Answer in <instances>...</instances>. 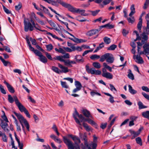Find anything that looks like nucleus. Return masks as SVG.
Returning <instances> with one entry per match:
<instances>
[{
  "mask_svg": "<svg viewBox=\"0 0 149 149\" xmlns=\"http://www.w3.org/2000/svg\"><path fill=\"white\" fill-rule=\"evenodd\" d=\"M148 35L146 33V32H143V33L141 35V38L143 39L142 40H143L145 41H146L148 39Z\"/></svg>",
  "mask_w": 149,
  "mask_h": 149,
  "instance_id": "obj_27",
  "label": "nucleus"
},
{
  "mask_svg": "<svg viewBox=\"0 0 149 149\" xmlns=\"http://www.w3.org/2000/svg\"><path fill=\"white\" fill-rule=\"evenodd\" d=\"M36 55L39 56L40 58L42 55V53L38 50L36 49L34 53Z\"/></svg>",
  "mask_w": 149,
  "mask_h": 149,
  "instance_id": "obj_59",
  "label": "nucleus"
},
{
  "mask_svg": "<svg viewBox=\"0 0 149 149\" xmlns=\"http://www.w3.org/2000/svg\"><path fill=\"white\" fill-rule=\"evenodd\" d=\"M107 55L106 61L109 63H112L114 60L113 55L111 54L107 53Z\"/></svg>",
  "mask_w": 149,
  "mask_h": 149,
  "instance_id": "obj_12",
  "label": "nucleus"
},
{
  "mask_svg": "<svg viewBox=\"0 0 149 149\" xmlns=\"http://www.w3.org/2000/svg\"><path fill=\"white\" fill-rule=\"evenodd\" d=\"M73 116L76 123H77L78 124L80 125L81 126V124L80 123V121H79L78 119L77 118V116L76 113L75 111V112L73 114Z\"/></svg>",
  "mask_w": 149,
  "mask_h": 149,
  "instance_id": "obj_30",
  "label": "nucleus"
},
{
  "mask_svg": "<svg viewBox=\"0 0 149 149\" xmlns=\"http://www.w3.org/2000/svg\"><path fill=\"white\" fill-rule=\"evenodd\" d=\"M107 53L102 56L100 59V61L103 62L104 61L105 59L107 60Z\"/></svg>",
  "mask_w": 149,
  "mask_h": 149,
  "instance_id": "obj_41",
  "label": "nucleus"
},
{
  "mask_svg": "<svg viewBox=\"0 0 149 149\" xmlns=\"http://www.w3.org/2000/svg\"><path fill=\"white\" fill-rule=\"evenodd\" d=\"M83 126L86 131L89 132L91 130V127L87 123H83Z\"/></svg>",
  "mask_w": 149,
  "mask_h": 149,
  "instance_id": "obj_34",
  "label": "nucleus"
},
{
  "mask_svg": "<svg viewBox=\"0 0 149 149\" xmlns=\"http://www.w3.org/2000/svg\"><path fill=\"white\" fill-rule=\"evenodd\" d=\"M8 100L9 102L10 103H13L14 101L13 97L10 95H8Z\"/></svg>",
  "mask_w": 149,
  "mask_h": 149,
  "instance_id": "obj_54",
  "label": "nucleus"
},
{
  "mask_svg": "<svg viewBox=\"0 0 149 149\" xmlns=\"http://www.w3.org/2000/svg\"><path fill=\"white\" fill-rule=\"evenodd\" d=\"M84 144L88 148V149H96L97 146V144L96 143H93L92 144V148L89 146L88 144L87 140L84 141Z\"/></svg>",
  "mask_w": 149,
  "mask_h": 149,
  "instance_id": "obj_15",
  "label": "nucleus"
},
{
  "mask_svg": "<svg viewBox=\"0 0 149 149\" xmlns=\"http://www.w3.org/2000/svg\"><path fill=\"white\" fill-rule=\"evenodd\" d=\"M72 49L73 51H75L76 50L79 51H81L82 50V47L79 46L77 47H73Z\"/></svg>",
  "mask_w": 149,
  "mask_h": 149,
  "instance_id": "obj_49",
  "label": "nucleus"
},
{
  "mask_svg": "<svg viewBox=\"0 0 149 149\" xmlns=\"http://www.w3.org/2000/svg\"><path fill=\"white\" fill-rule=\"evenodd\" d=\"M136 143L139 144L140 146H142V140L140 137H138L136 139Z\"/></svg>",
  "mask_w": 149,
  "mask_h": 149,
  "instance_id": "obj_47",
  "label": "nucleus"
},
{
  "mask_svg": "<svg viewBox=\"0 0 149 149\" xmlns=\"http://www.w3.org/2000/svg\"><path fill=\"white\" fill-rule=\"evenodd\" d=\"M133 58L134 59H136L135 61L139 64H142L144 63L142 58L140 55H137L136 56L134 55L133 56Z\"/></svg>",
  "mask_w": 149,
  "mask_h": 149,
  "instance_id": "obj_11",
  "label": "nucleus"
},
{
  "mask_svg": "<svg viewBox=\"0 0 149 149\" xmlns=\"http://www.w3.org/2000/svg\"><path fill=\"white\" fill-rule=\"evenodd\" d=\"M52 128L53 130L56 132L58 136H59L60 134L58 132L57 127L56 125L54 124L53 125Z\"/></svg>",
  "mask_w": 149,
  "mask_h": 149,
  "instance_id": "obj_56",
  "label": "nucleus"
},
{
  "mask_svg": "<svg viewBox=\"0 0 149 149\" xmlns=\"http://www.w3.org/2000/svg\"><path fill=\"white\" fill-rule=\"evenodd\" d=\"M58 58H58V60L61 62H64L66 65H70V60H64L63 59L61 58L60 57Z\"/></svg>",
  "mask_w": 149,
  "mask_h": 149,
  "instance_id": "obj_26",
  "label": "nucleus"
},
{
  "mask_svg": "<svg viewBox=\"0 0 149 149\" xmlns=\"http://www.w3.org/2000/svg\"><path fill=\"white\" fill-rule=\"evenodd\" d=\"M128 86L129 87V91L130 93L134 95L137 93V91L133 89L132 87L130 85H129Z\"/></svg>",
  "mask_w": 149,
  "mask_h": 149,
  "instance_id": "obj_28",
  "label": "nucleus"
},
{
  "mask_svg": "<svg viewBox=\"0 0 149 149\" xmlns=\"http://www.w3.org/2000/svg\"><path fill=\"white\" fill-rule=\"evenodd\" d=\"M138 104L139 106V109H141L147 108V106L143 105V103L141 101L138 102Z\"/></svg>",
  "mask_w": 149,
  "mask_h": 149,
  "instance_id": "obj_37",
  "label": "nucleus"
},
{
  "mask_svg": "<svg viewBox=\"0 0 149 149\" xmlns=\"http://www.w3.org/2000/svg\"><path fill=\"white\" fill-rule=\"evenodd\" d=\"M55 50L58 52L63 54H64L65 53V51L61 48H59V49L57 48H55Z\"/></svg>",
  "mask_w": 149,
  "mask_h": 149,
  "instance_id": "obj_50",
  "label": "nucleus"
},
{
  "mask_svg": "<svg viewBox=\"0 0 149 149\" xmlns=\"http://www.w3.org/2000/svg\"><path fill=\"white\" fill-rule=\"evenodd\" d=\"M60 4L63 7L68 9V10L72 13H76L78 11H77V8L74 7L70 4L67 3L61 0V2H60Z\"/></svg>",
  "mask_w": 149,
  "mask_h": 149,
  "instance_id": "obj_4",
  "label": "nucleus"
},
{
  "mask_svg": "<svg viewBox=\"0 0 149 149\" xmlns=\"http://www.w3.org/2000/svg\"><path fill=\"white\" fill-rule=\"evenodd\" d=\"M13 97L15 102V104H16L18 108L22 105L21 103L19 102L16 96L14 95Z\"/></svg>",
  "mask_w": 149,
  "mask_h": 149,
  "instance_id": "obj_24",
  "label": "nucleus"
},
{
  "mask_svg": "<svg viewBox=\"0 0 149 149\" xmlns=\"http://www.w3.org/2000/svg\"><path fill=\"white\" fill-rule=\"evenodd\" d=\"M61 84L62 87L66 88H69V86L65 82L61 81Z\"/></svg>",
  "mask_w": 149,
  "mask_h": 149,
  "instance_id": "obj_52",
  "label": "nucleus"
},
{
  "mask_svg": "<svg viewBox=\"0 0 149 149\" xmlns=\"http://www.w3.org/2000/svg\"><path fill=\"white\" fill-rule=\"evenodd\" d=\"M146 31L145 32L147 34H149V22L148 21V22H147V26L145 29Z\"/></svg>",
  "mask_w": 149,
  "mask_h": 149,
  "instance_id": "obj_58",
  "label": "nucleus"
},
{
  "mask_svg": "<svg viewBox=\"0 0 149 149\" xmlns=\"http://www.w3.org/2000/svg\"><path fill=\"white\" fill-rule=\"evenodd\" d=\"M43 53L45 54L46 57L49 59L50 60H53V59L49 53H48L47 52H46L45 51V52H44Z\"/></svg>",
  "mask_w": 149,
  "mask_h": 149,
  "instance_id": "obj_57",
  "label": "nucleus"
},
{
  "mask_svg": "<svg viewBox=\"0 0 149 149\" xmlns=\"http://www.w3.org/2000/svg\"><path fill=\"white\" fill-rule=\"evenodd\" d=\"M60 4L63 7L68 9V10L72 13H76L78 11H77V8L74 7L70 4L67 3L61 0V2H60Z\"/></svg>",
  "mask_w": 149,
  "mask_h": 149,
  "instance_id": "obj_3",
  "label": "nucleus"
},
{
  "mask_svg": "<svg viewBox=\"0 0 149 149\" xmlns=\"http://www.w3.org/2000/svg\"><path fill=\"white\" fill-rule=\"evenodd\" d=\"M143 47L144 49V52L145 54H147V55L149 54V44H144Z\"/></svg>",
  "mask_w": 149,
  "mask_h": 149,
  "instance_id": "obj_23",
  "label": "nucleus"
},
{
  "mask_svg": "<svg viewBox=\"0 0 149 149\" xmlns=\"http://www.w3.org/2000/svg\"><path fill=\"white\" fill-rule=\"evenodd\" d=\"M3 9L5 13L7 14H10L11 12L7 8L4 6H3Z\"/></svg>",
  "mask_w": 149,
  "mask_h": 149,
  "instance_id": "obj_63",
  "label": "nucleus"
},
{
  "mask_svg": "<svg viewBox=\"0 0 149 149\" xmlns=\"http://www.w3.org/2000/svg\"><path fill=\"white\" fill-rule=\"evenodd\" d=\"M75 112L76 113V114L77 116L80 119H81V122H82V121L83 120L84 121L85 119L86 118L83 116L81 114L79 115L78 112L77 111L76 109H75Z\"/></svg>",
  "mask_w": 149,
  "mask_h": 149,
  "instance_id": "obj_32",
  "label": "nucleus"
},
{
  "mask_svg": "<svg viewBox=\"0 0 149 149\" xmlns=\"http://www.w3.org/2000/svg\"><path fill=\"white\" fill-rule=\"evenodd\" d=\"M40 59L41 62L44 63H46L47 61V58L43 55L40 57Z\"/></svg>",
  "mask_w": 149,
  "mask_h": 149,
  "instance_id": "obj_42",
  "label": "nucleus"
},
{
  "mask_svg": "<svg viewBox=\"0 0 149 149\" xmlns=\"http://www.w3.org/2000/svg\"><path fill=\"white\" fill-rule=\"evenodd\" d=\"M58 66L61 69V73H66L69 72V70L67 67L63 66L60 63L58 64Z\"/></svg>",
  "mask_w": 149,
  "mask_h": 149,
  "instance_id": "obj_17",
  "label": "nucleus"
},
{
  "mask_svg": "<svg viewBox=\"0 0 149 149\" xmlns=\"http://www.w3.org/2000/svg\"><path fill=\"white\" fill-rule=\"evenodd\" d=\"M128 71L129 72L127 75L128 77L132 80H134V77L133 74L131 70L130 69H129L128 70Z\"/></svg>",
  "mask_w": 149,
  "mask_h": 149,
  "instance_id": "obj_31",
  "label": "nucleus"
},
{
  "mask_svg": "<svg viewBox=\"0 0 149 149\" xmlns=\"http://www.w3.org/2000/svg\"><path fill=\"white\" fill-rule=\"evenodd\" d=\"M100 29H93L88 31L86 35L88 36H91L98 33Z\"/></svg>",
  "mask_w": 149,
  "mask_h": 149,
  "instance_id": "obj_6",
  "label": "nucleus"
},
{
  "mask_svg": "<svg viewBox=\"0 0 149 149\" xmlns=\"http://www.w3.org/2000/svg\"><path fill=\"white\" fill-rule=\"evenodd\" d=\"M84 121L88 122V123L92 125H94L96 128H97L98 126L97 124L91 119L90 118L85 119L84 120Z\"/></svg>",
  "mask_w": 149,
  "mask_h": 149,
  "instance_id": "obj_19",
  "label": "nucleus"
},
{
  "mask_svg": "<svg viewBox=\"0 0 149 149\" xmlns=\"http://www.w3.org/2000/svg\"><path fill=\"white\" fill-rule=\"evenodd\" d=\"M0 90L1 93L3 94H6V91L4 89L3 86L1 85H0Z\"/></svg>",
  "mask_w": 149,
  "mask_h": 149,
  "instance_id": "obj_61",
  "label": "nucleus"
},
{
  "mask_svg": "<svg viewBox=\"0 0 149 149\" xmlns=\"http://www.w3.org/2000/svg\"><path fill=\"white\" fill-rule=\"evenodd\" d=\"M100 57L99 55L97 54H94L92 55L90 58L92 60H95L98 59Z\"/></svg>",
  "mask_w": 149,
  "mask_h": 149,
  "instance_id": "obj_44",
  "label": "nucleus"
},
{
  "mask_svg": "<svg viewBox=\"0 0 149 149\" xmlns=\"http://www.w3.org/2000/svg\"><path fill=\"white\" fill-rule=\"evenodd\" d=\"M46 2L48 3L51 4L52 5L56 7L58 6V3L60 4V2H61V0H56V1H54L53 0H43Z\"/></svg>",
  "mask_w": 149,
  "mask_h": 149,
  "instance_id": "obj_7",
  "label": "nucleus"
},
{
  "mask_svg": "<svg viewBox=\"0 0 149 149\" xmlns=\"http://www.w3.org/2000/svg\"><path fill=\"white\" fill-rule=\"evenodd\" d=\"M84 144L88 148V149H96L97 146V144L96 143H93L92 144V148L89 146L88 144L87 140L84 141Z\"/></svg>",
  "mask_w": 149,
  "mask_h": 149,
  "instance_id": "obj_16",
  "label": "nucleus"
},
{
  "mask_svg": "<svg viewBox=\"0 0 149 149\" xmlns=\"http://www.w3.org/2000/svg\"><path fill=\"white\" fill-rule=\"evenodd\" d=\"M72 140L74 141L76 146L79 145V144L81 143L79 138L76 136H74V137Z\"/></svg>",
  "mask_w": 149,
  "mask_h": 149,
  "instance_id": "obj_25",
  "label": "nucleus"
},
{
  "mask_svg": "<svg viewBox=\"0 0 149 149\" xmlns=\"http://www.w3.org/2000/svg\"><path fill=\"white\" fill-rule=\"evenodd\" d=\"M148 5H149V0H146V1L143 7V8L144 9H146L147 8Z\"/></svg>",
  "mask_w": 149,
  "mask_h": 149,
  "instance_id": "obj_55",
  "label": "nucleus"
},
{
  "mask_svg": "<svg viewBox=\"0 0 149 149\" xmlns=\"http://www.w3.org/2000/svg\"><path fill=\"white\" fill-rule=\"evenodd\" d=\"M18 109L21 112H24L27 117L29 118H30L31 116L25 107L23 105H22Z\"/></svg>",
  "mask_w": 149,
  "mask_h": 149,
  "instance_id": "obj_10",
  "label": "nucleus"
},
{
  "mask_svg": "<svg viewBox=\"0 0 149 149\" xmlns=\"http://www.w3.org/2000/svg\"><path fill=\"white\" fill-rule=\"evenodd\" d=\"M47 48V50L48 51H50L52 49L53 47L51 44H49L46 45Z\"/></svg>",
  "mask_w": 149,
  "mask_h": 149,
  "instance_id": "obj_45",
  "label": "nucleus"
},
{
  "mask_svg": "<svg viewBox=\"0 0 149 149\" xmlns=\"http://www.w3.org/2000/svg\"><path fill=\"white\" fill-rule=\"evenodd\" d=\"M92 65L94 68L96 69H99L101 68V65L98 62H93L92 64Z\"/></svg>",
  "mask_w": 149,
  "mask_h": 149,
  "instance_id": "obj_33",
  "label": "nucleus"
},
{
  "mask_svg": "<svg viewBox=\"0 0 149 149\" xmlns=\"http://www.w3.org/2000/svg\"><path fill=\"white\" fill-rule=\"evenodd\" d=\"M88 12H90L91 13L92 15L93 16H95L100 11V10H95V11H91L90 10H88Z\"/></svg>",
  "mask_w": 149,
  "mask_h": 149,
  "instance_id": "obj_48",
  "label": "nucleus"
},
{
  "mask_svg": "<svg viewBox=\"0 0 149 149\" xmlns=\"http://www.w3.org/2000/svg\"><path fill=\"white\" fill-rule=\"evenodd\" d=\"M9 91L12 93H14L15 92V90L13 87L10 84L7 86Z\"/></svg>",
  "mask_w": 149,
  "mask_h": 149,
  "instance_id": "obj_43",
  "label": "nucleus"
},
{
  "mask_svg": "<svg viewBox=\"0 0 149 149\" xmlns=\"http://www.w3.org/2000/svg\"><path fill=\"white\" fill-rule=\"evenodd\" d=\"M82 113L87 118L90 117L92 118H93L92 116L90 114L89 111L86 109H84L82 111Z\"/></svg>",
  "mask_w": 149,
  "mask_h": 149,
  "instance_id": "obj_14",
  "label": "nucleus"
},
{
  "mask_svg": "<svg viewBox=\"0 0 149 149\" xmlns=\"http://www.w3.org/2000/svg\"><path fill=\"white\" fill-rule=\"evenodd\" d=\"M24 30L25 32H27L29 30L32 31L34 30V28L42 32L46 31L45 30H41L40 26L37 23L35 25L33 26L30 22L26 21L25 18L24 19Z\"/></svg>",
  "mask_w": 149,
  "mask_h": 149,
  "instance_id": "obj_1",
  "label": "nucleus"
},
{
  "mask_svg": "<svg viewBox=\"0 0 149 149\" xmlns=\"http://www.w3.org/2000/svg\"><path fill=\"white\" fill-rule=\"evenodd\" d=\"M8 125V124L6 123L2 122L1 124L2 128L6 132H8L9 131L8 129L7 128Z\"/></svg>",
  "mask_w": 149,
  "mask_h": 149,
  "instance_id": "obj_21",
  "label": "nucleus"
},
{
  "mask_svg": "<svg viewBox=\"0 0 149 149\" xmlns=\"http://www.w3.org/2000/svg\"><path fill=\"white\" fill-rule=\"evenodd\" d=\"M103 65L105 68L108 69L110 72H112V70L111 68L109 65H107L106 63H104L103 64Z\"/></svg>",
  "mask_w": 149,
  "mask_h": 149,
  "instance_id": "obj_53",
  "label": "nucleus"
},
{
  "mask_svg": "<svg viewBox=\"0 0 149 149\" xmlns=\"http://www.w3.org/2000/svg\"><path fill=\"white\" fill-rule=\"evenodd\" d=\"M86 71L88 74H94L95 68H90L88 64L85 66Z\"/></svg>",
  "mask_w": 149,
  "mask_h": 149,
  "instance_id": "obj_13",
  "label": "nucleus"
},
{
  "mask_svg": "<svg viewBox=\"0 0 149 149\" xmlns=\"http://www.w3.org/2000/svg\"><path fill=\"white\" fill-rule=\"evenodd\" d=\"M104 42L107 44H109L111 42L110 38L107 37H105L103 38Z\"/></svg>",
  "mask_w": 149,
  "mask_h": 149,
  "instance_id": "obj_40",
  "label": "nucleus"
},
{
  "mask_svg": "<svg viewBox=\"0 0 149 149\" xmlns=\"http://www.w3.org/2000/svg\"><path fill=\"white\" fill-rule=\"evenodd\" d=\"M22 6V5L21 3H19L18 5L15 6V9L17 10H19L21 8Z\"/></svg>",
  "mask_w": 149,
  "mask_h": 149,
  "instance_id": "obj_64",
  "label": "nucleus"
},
{
  "mask_svg": "<svg viewBox=\"0 0 149 149\" xmlns=\"http://www.w3.org/2000/svg\"><path fill=\"white\" fill-rule=\"evenodd\" d=\"M79 136L81 138L83 139L84 141L87 140V135L86 134H83L80 133Z\"/></svg>",
  "mask_w": 149,
  "mask_h": 149,
  "instance_id": "obj_46",
  "label": "nucleus"
},
{
  "mask_svg": "<svg viewBox=\"0 0 149 149\" xmlns=\"http://www.w3.org/2000/svg\"><path fill=\"white\" fill-rule=\"evenodd\" d=\"M13 112L17 117V118L19 120V121L22 126L23 130H24V127L23 125V123L24 124V120H25V119L20 113H17L15 111H14Z\"/></svg>",
  "mask_w": 149,
  "mask_h": 149,
  "instance_id": "obj_5",
  "label": "nucleus"
},
{
  "mask_svg": "<svg viewBox=\"0 0 149 149\" xmlns=\"http://www.w3.org/2000/svg\"><path fill=\"white\" fill-rule=\"evenodd\" d=\"M46 2L48 3L51 4L52 5L56 7L58 6V3L60 4V2H61V0H56V1H54L53 0H43Z\"/></svg>",
  "mask_w": 149,
  "mask_h": 149,
  "instance_id": "obj_9",
  "label": "nucleus"
},
{
  "mask_svg": "<svg viewBox=\"0 0 149 149\" xmlns=\"http://www.w3.org/2000/svg\"><path fill=\"white\" fill-rule=\"evenodd\" d=\"M117 47L116 45L113 44L107 48V50H113Z\"/></svg>",
  "mask_w": 149,
  "mask_h": 149,
  "instance_id": "obj_51",
  "label": "nucleus"
},
{
  "mask_svg": "<svg viewBox=\"0 0 149 149\" xmlns=\"http://www.w3.org/2000/svg\"><path fill=\"white\" fill-rule=\"evenodd\" d=\"M52 70L57 73L60 74L61 73V70H60L57 67L53 66L52 67Z\"/></svg>",
  "mask_w": 149,
  "mask_h": 149,
  "instance_id": "obj_36",
  "label": "nucleus"
},
{
  "mask_svg": "<svg viewBox=\"0 0 149 149\" xmlns=\"http://www.w3.org/2000/svg\"><path fill=\"white\" fill-rule=\"evenodd\" d=\"M24 124L25 125L26 128L27 129V130H28V131H29V124L27 120L25 119V120H24Z\"/></svg>",
  "mask_w": 149,
  "mask_h": 149,
  "instance_id": "obj_60",
  "label": "nucleus"
},
{
  "mask_svg": "<svg viewBox=\"0 0 149 149\" xmlns=\"http://www.w3.org/2000/svg\"><path fill=\"white\" fill-rule=\"evenodd\" d=\"M63 141L67 146L68 149H76L77 147H80L79 145L74 146L73 142L66 136H63Z\"/></svg>",
  "mask_w": 149,
  "mask_h": 149,
  "instance_id": "obj_2",
  "label": "nucleus"
},
{
  "mask_svg": "<svg viewBox=\"0 0 149 149\" xmlns=\"http://www.w3.org/2000/svg\"><path fill=\"white\" fill-rule=\"evenodd\" d=\"M75 85L76 87V88H78L80 89H81L82 87L81 84L79 81H75Z\"/></svg>",
  "mask_w": 149,
  "mask_h": 149,
  "instance_id": "obj_39",
  "label": "nucleus"
},
{
  "mask_svg": "<svg viewBox=\"0 0 149 149\" xmlns=\"http://www.w3.org/2000/svg\"><path fill=\"white\" fill-rule=\"evenodd\" d=\"M0 136L2 137L3 141L5 142H7V137L5 133H2L0 131Z\"/></svg>",
  "mask_w": 149,
  "mask_h": 149,
  "instance_id": "obj_29",
  "label": "nucleus"
},
{
  "mask_svg": "<svg viewBox=\"0 0 149 149\" xmlns=\"http://www.w3.org/2000/svg\"><path fill=\"white\" fill-rule=\"evenodd\" d=\"M112 0H104L103 2L102 3H101L100 4V6H102V7H104V5H106L109 3Z\"/></svg>",
  "mask_w": 149,
  "mask_h": 149,
  "instance_id": "obj_38",
  "label": "nucleus"
},
{
  "mask_svg": "<svg viewBox=\"0 0 149 149\" xmlns=\"http://www.w3.org/2000/svg\"><path fill=\"white\" fill-rule=\"evenodd\" d=\"M102 75L103 77L109 79H112L113 77V75L110 73L108 72H104V71H103V73L102 74Z\"/></svg>",
  "mask_w": 149,
  "mask_h": 149,
  "instance_id": "obj_18",
  "label": "nucleus"
},
{
  "mask_svg": "<svg viewBox=\"0 0 149 149\" xmlns=\"http://www.w3.org/2000/svg\"><path fill=\"white\" fill-rule=\"evenodd\" d=\"M46 2L48 3L51 4L52 5L56 7L58 6V3L60 4V2H61V0H56V1H54L53 0H43Z\"/></svg>",
  "mask_w": 149,
  "mask_h": 149,
  "instance_id": "obj_8",
  "label": "nucleus"
},
{
  "mask_svg": "<svg viewBox=\"0 0 149 149\" xmlns=\"http://www.w3.org/2000/svg\"><path fill=\"white\" fill-rule=\"evenodd\" d=\"M59 57H60L61 58L63 59V58H68L70 57V55L68 53H66L65 55H63V56H56V57H54L53 58V59L55 60H58V58H59Z\"/></svg>",
  "mask_w": 149,
  "mask_h": 149,
  "instance_id": "obj_22",
  "label": "nucleus"
},
{
  "mask_svg": "<svg viewBox=\"0 0 149 149\" xmlns=\"http://www.w3.org/2000/svg\"><path fill=\"white\" fill-rule=\"evenodd\" d=\"M75 58L76 61L79 63H82L84 61V59L80 55H78L75 56Z\"/></svg>",
  "mask_w": 149,
  "mask_h": 149,
  "instance_id": "obj_20",
  "label": "nucleus"
},
{
  "mask_svg": "<svg viewBox=\"0 0 149 149\" xmlns=\"http://www.w3.org/2000/svg\"><path fill=\"white\" fill-rule=\"evenodd\" d=\"M142 115L144 118L149 120V111H148L143 112L142 113Z\"/></svg>",
  "mask_w": 149,
  "mask_h": 149,
  "instance_id": "obj_35",
  "label": "nucleus"
},
{
  "mask_svg": "<svg viewBox=\"0 0 149 149\" xmlns=\"http://www.w3.org/2000/svg\"><path fill=\"white\" fill-rule=\"evenodd\" d=\"M127 20L129 23H131L132 24L133 23L134 21V17H132V18L129 17L127 18Z\"/></svg>",
  "mask_w": 149,
  "mask_h": 149,
  "instance_id": "obj_62",
  "label": "nucleus"
}]
</instances>
